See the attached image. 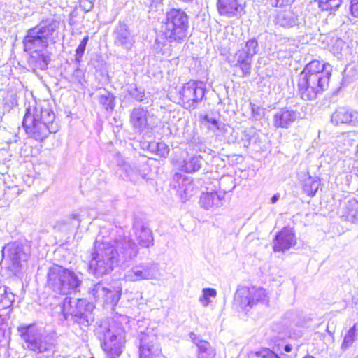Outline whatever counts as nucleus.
Segmentation results:
<instances>
[{"instance_id": "31", "label": "nucleus", "mask_w": 358, "mask_h": 358, "mask_svg": "<svg viewBox=\"0 0 358 358\" xmlns=\"http://www.w3.org/2000/svg\"><path fill=\"white\" fill-rule=\"evenodd\" d=\"M343 216L348 221L358 223V201L357 200L351 199L348 201Z\"/></svg>"}, {"instance_id": "3", "label": "nucleus", "mask_w": 358, "mask_h": 358, "mask_svg": "<svg viewBox=\"0 0 358 358\" xmlns=\"http://www.w3.org/2000/svg\"><path fill=\"white\" fill-rule=\"evenodd\" d=\"M331 66L313 60L307 64L298 80V92L306 101L315 100L329 87Z\"/></svg>"}, {"instance_id": "42", "label": "nucleus", "mask_w": 358, "mask_h": 358, "mask_svg": "<svg viewBox=\"0 0 358 358\" xmlns=\"http://www.w3.org/2000/svg\"><path fill=\"white\" fill-rule=\"evenodd\" d=\"M217 292H203V295L200 297L199 301L203 306H208L216 296Z\"/></svg>"}, {"instance_id": "2", "label": "nucleus", "mask_w": 358, "mask_h": 358, "mask_svg": "<svg viewBox=\"0 0 358 358\" xmlns=\"http://www.w3.org/2000/svg\"><path fill=\"white\" fill-rule=\"evenodd\" d=\"M189 17L180 10L173 8L166 13V21L162 23L154 44L157 53L168 57L171 55V42L182 43L187 35Z\"/></svg>"}, {"instance_id": "15", "label": "nucleus", "mask_w": 358, "mask_h": 358, "mask_svg": "<svg viewBox=\"0 0 358 358\" xmlns=\"http://www.w3.org/2000/svg\"><path fill=\"white\" fill-rule=\"evenodd\" d=\"M115 160L117 166L116 173L123 180H129L136 183L145 178V174L141 173L136 167H132L120 153L116 155Z\"/></svg>"}, {"instance_id": "23", "label": "nucleus", "mask_w": 358, "mask_h": 358, "mask_svg": "<svg viewBox=\"0 0 358 358\" xmlns=\"http://www.w3.org/2000/svg\"><path fill=\"white\" fill-rule=\"evenodd\" d=\"M189 338L197 347L198 358H214L216 355L215 349L206 341L202 340L193 332L189 334Z\"/></svg>"}, {"instance_id": "16", "label": "nucleus", "mask_w": 358, "mask_h": 358, "mask_svg": "<svg viewBox=\"0 0 358 358\" xmlns=\"http://www.w3.org/2000/svg\"><path fill=\"white\" fill-rule=\"evenodd\" d=\"M331 122L336 126L358 127V112L345 107H338L331 114Z\"/></svg>"}, {"instance_id": "26", "label": "nucleus", "mask_w": 358, "mask_h": 358, "mask_svg": "<svg viewBox=\"0 0 358 358\" xmlns=\"http://www.w3.org/2000/svg\"><path fill=\"white\" fill-rule=\"evenodd\" d=\"M297 17L292 10H283L277 13L275 23L282 27L290 28L297 24Z\"/></svg>"}, {"instance_id": "52", "label": "nucleus", "mask_w": 358, "mask_h": 358, "mask_svg": "<svg viewBox=\"0 0 358 358\" xmlns=\"http://www.w3.org/2000/svg\"><path fill=\"white\" fill-rule=\"evenodd\" d=\"M292 345H289V344H287V345H286L284 347V350H285V352H291V351H292Z\"/></svg>"}, {"instance_id": "40", "label": "nucleus", "mask_w": 358, "mask_h": 358, "mask_svg": "<svg viewBox=\"0 0 358 358\" xmlns=\"http://www.w3.org/2000/svg\"><path fill=\"white\" fill-rule=\"evenodd\" d=\"M88 41L89 36H85L76 50L75 62H76L77 65H80L82 61V58L85 51L86 45L87 44Z\"/></svg>"}, {"instance_id": "11", "label": "nucleus", "mask_w": 358, "mask_h": 358, "mask_svg": "<svg viewBox=\"0 0 358 358\" xmlns=\"http://www.w3.org/2000/svg\"><path fill=\"white\" fill-rule=\"evenodd\" d=\"M308 107L302 106L292 108L285 107L277 110L273 116V125L279 129H288L294 122L306 117Z\"/></svg>"}, {"instance_id": "25", "label": "nucleus", "mask_w": 358, "mask_h": 358, "mask_svg": "<svg viewBox=\"0 0 358 358\" xmlns=\"http://www.w3.org/2000/svg\"><path fill=\"white\" fill-rule=\"evenodd\" d=\"M224 193L206 192L203 193L200 197V203L206 209L218 208L223 205Z\"/></svg>"}, {"instance_id": "34", "label": "nucleus", "mask_w": 358, "mask_h": 358, "mask_svg": "<svg viewBox=\"0 0 358 358\" xmlns=\"http://www.w3.org/2000/svg\"><path fill=\"white\" fill-rule=\"evenodd\" d=\"M236 66H238L243 73V76H249L251 73L252 58L246 57L241 54L236 53L234 55Z\"/></svg>"}, {"instance_id": "29", "label": "nucleus", "mask_w": 358, "mask_h": 358, "mask_svg": "<svg viewBox=\"0 0 358 358\" xmlns=\"http://www.w3.org/2000/svg\"><path fill=\"white\" fill-rule=\"evenodd\" d=\"M136 229L137 230L136 233V237L139 244L142 247L149 248L150 245H153L152 233L148 228L141 225L139 226V229H138V227H136Z\"/></svg>"}, {"instance_id": "20", "label": "nucleus", "mask_w": 358, "mask_h": 358, "mask_svg": "<svg viewBox=\"0 0 358 358\" xmlns=\"http://www.w3.org/2000/svg\"><path fill=\"white\" fill-rule=\"evenodd\" d=\"M24 51L30 53L28 59V65L34 72H36L38 70H45L48 69L50 59V56L43 52L44 50L36 49Z\"/></svg>"}, {"instance_id": "12", "label": "nucleus", "mask_w": 358, "mask_h": 358, "mask_svg": "<svg viewBox=\"0 0 358 358\" xmlns=\"http://www.w3.org/2000/svg\"><path fill=\"white\" fill-rule=\"evenodd\" d=\"M30 253L29 245L24 242L15 241L5 245L1 250V258L7 256L12 264L13 269L20 267L21 262L25 261Z\"/></svg>"}, {"instance_id": "22", "label": "nucleus", "mask_w": 358, "mask_h": 358, "mask_svg": "<svg viewBox=\"0 0 358 358\" xmlns=\"http://www.w3.org/2000/svg\"><path fill=\"white\" fill-rule=\"evenodd\" d=\"M154 341V336L142 334L139 345V358H153L159 353V347Z\"/></svg>"}, {"instance_id": "27", "label": "nucleus", "mask_w": 358, "mask_h": 358, "mask_svg": "<svg viewBox=\"0 0 358 358\" xmlns=\"http://www.w3.org/2000/svg\"><path fill=\"white\" fill-rule=\"evenodd\" d=\"M85 210L78 213H72L59 222L60 229L69 231L77 229L80 226L82 217L84 216Z\"/></svg>"}, {"instance_id": "1", "label": "nucleus", "mask_w": 358, "mask_h": 358, "mask_svg": "<svg viewBox=\"0 0 358 358\" xmlns=\"http://www.w3.org/2000/svg\"><path fill=\"white\" fill-rule=\"evenodd\" d=\"M138 254L136 244L122 228H102L94 243L89 271L96 278L101 277L111 271L115 265H125Z\"/></svg>"}, {"instance_id": "9", "label": "nucleus", "mask_w": 358, "mask_h": 358, "mask_svg": "<svg viewBox=\"0 0 358 358\" xmlns=\"http://www.w3.org/2000/svg\"><path fill=\"white\" fill-rule=\"evenodd\" d=\"M27 348L36 353L44 354L47 358L55 352V344L48 335L41 333L35 324L21 325L17 328Z\"/></svg>"}, {"instance_id": "6", "label": "nucleus", "mask_w": 358, "mask_h": 358, "mask_svg": "<svg viewBox=\"0 0 358 358\" xmlns=\"http://www.w3.org/2000/svg\"><path fill=\"white\" fill-rule=\"evenodd\" d=\"M95 306L83 299L66 297L62 306V312L67 320L71 316L73 322L83 329L89 327L94 321Z\"/></svg>"}, {"instance_id": "46", "label": "nucleus", "mask_w": 358, "mask_h": 358, "mask_svg": "<svg viewBox=\"0 0 358 358\" xmlns=\"http://www.w3.org/2000/svg\"><path fill=\"white\" fill-rule=\"evenodd\" d=\"M121 292H106L105 297L106 299H111V303L116 304L120 299Z\"/></svg>"}, {"instance_id": "19", "label": "nucleus", "mask_w": 358, "mask_h": 358, "mask_svg": "<svg viewBox=\"0 0 358 358\" xmlns=\"http://www.w3.org/2000/svg\"><path fill=\"white\" fill-rule=\"evenodd\" d=\"M114 44L127 50L135 43L134 37L125 24H119L113 31Z\"/></svg>"}, {"instance_id": "47", "label": "nucleus", "mask_w": 358, "mask_h": 358, "mask_svg": "<svg viewBox=\"0 0 358 358\" xmlns=\"http://www.w3.org/2000/svg\"><path fill=\"white\" fill-rule=\"evenodd\" d=\"M319 187V182L317 180H313L311 182L310 186V190L308 189V185L307 184L305 185L306 190L308 192L309 194L315 195L316 192L317 191Z\"/></svg>"}, {"instance_id": "10", "label": "nucleus", "mask_w": 358, "mask_h": 358, "mask_svg": "<svg viewBox=\"0 0 358 358\" xmlns=\"http://www.w3.org/2000/svg\"><path fill=\"white\" fill-rule=\"evenodd\" d=\"M206 93L203 82L189 81L179 90L180 99L182 106L189 110H194L202 102Z\"/></svg>"}, {"instance_id": "35", "label": "nucleus", "mask_w": 358, "mask_h": 358, "mask_svg": "<svg viewBox=\"0 0 358 358\" xmlns=\"http://www.w3.org/2000/svg\"><path fill=\"white\" fill-rule=\"evenodd\" d=\"M357 331L358 327L357 324L356 323L351 328H350L347 334L345 335L341 346L342 350L345 351L352 347L353 343L355 341Z\"/></svg>"}, {"instance_id": "55", "label": "nucleus", "mask_w": 358, "mask_h": 358, "mask_svg": "<svg viewBox=\"0 0 358 358\" xmlns=\"http://www.w3.org/2000/svg\"><path fill=\"white\" fill-rule=\"evenodd\" d=\"M294 1V0H287V4L292 3Z\"/></svg>"}, {"instance_id": "59", "label": "nucleus", "mask_w": 358, "mask_h": 358, "mask_svg": "<svg viewBox=\"0 0 358 358\" xmlns=\"http://www.w3.org/2000/svg\"><path fill=\"white\" fill-rule=\"evenodd\" d=\"M90 358H94V357H90Z\"/></svg>"}, {"instance_id": "41", "label": "nucleus", "mask_w": 358, "mask_h": 358, "mask_svg": "<svg viewBox=\"0 0 358 358\" xmlns=\"http://www.w3.org/2000/svg\"><path fill=\"white\" fill-rule=\"evenodd\" d=\"M130 96L138 101H142L145 96L144 90L138 88L136 85H131L128 90Z\"/></svg>"}, {"instance_id": "14", "label": "nucleus", "mask_w": 358, "mask_h": 358, "mask_svg": "<svg viewBox=\"0 0 358 358\" xmlns=\"http://www.w3.org/2000/svg\"><path fill=\"white\" fill-rule=\"evenodd\" d=\"M130 122L137 131L141 132L145 129L152 127L155 124V118L147 109L138 107L132 110Z\"/></svg>"}, {"instance_id": "13", "label": "nucleus", "mask_w": 358, "mask_h": 358, "mask_svg": "<svg viewBox=\"0 0 358 358\" xmlns=\"http://www.w3.org/2000/svg\"><path fill=\"white\" fill-rule=\"evenodd\" d=\"M160 275L158 265L149 262L141 264L132 268L125 278L129 281H136L143 279H155Z\"/></svg>"}, {"instance_id": "28", "label": "nucleus", "mask_w": 358, "mask_h": 358, "mask_svg": "<svg viewBox=\"0 0 358 358\" xmlns=\"http://www.w3.org/2000/svg\"><path fill=\"white\" fill-rule=\"evenodd\" d=\"M99 104L106 110H113L115 106V97L110 92L105 89L100 90L96 96Z\"/></svg>"}, {"instance_id": "48", "label": "nucleus", "mask_w": 358, "mask_h": 358, "mask_svg": "<svg viewBox=\"0 0 358 358\" xmlns=\"http://www.w3.org/2000/svg\"><path fill=\"white\" fill-rule=\"evenodd\" d=\"M351 15L358 18V0H352L350 5Z\"/></svg>"}, {"instance_id": "45", "label": "nucleus", "mask_w": 358, "mask_h": 358, "mask_svg": "<svg viewBox=\"0 0 358 358\" xmlns=\"http://www.w3.org/2000/svg\"><path fill=\"white\" fill-rule=\"evenodd\" d=\"M84 78V72L82 69H80L78 66L74 70L72 74V80L74 82H78L79 83H82V81Z\"/></svg>"}, {"instance_id": "50", "label": "nucleus", "mask_w": 358, "mask_h": 358, "mask_svg": "<svg viewBox=\"0 0 358 358\" xmlns=\"http://www.w3.org/2000/svg\"><path fill=\"white\" fill-rule=\"evenodd\" d=\"M287 4V0H275V6H283Z\"/></svg>"}, {"instance_id": "53", "label": "nucleus", "mask_w": 358, "mask_h": 358, "mask_svg": "<svg viewBox=\"0 0 358 358\" xmlns=\"http://www.w3.org/2000/svg\"><path fill=\"white\" fill-rule=\"evenodd\" d=\"M163 0H150L152 3L158 4L161 3Z\"/></svg>"}, {"instance_id": "5", "label": "nucleus", "mask_w": 358, "mask_h": 358, "mask_svg": "<svg viewBox=\"0 0 358 358\" xmlns=\"http://www.w3.org/2000/svg\"><path fill=\"white\" fill-rule=\"evenodd\" d=\"M59 27V21L54 17L43 20L29 29L23 39L24 50H45L49 43H55V34Z\"/></svg>"}, {"instance_id": "7", "label": "nucleus", "mask_w": 358, "mask_h": 358, "mask_svg": "<svg viewBox=\"0 0 358 358\" xmlns=\"http://www.w3.org/2000/svg\"><path fill=\"white\" fill-rule=\"evenodd\" d=\"M99 334L103 335L101 346L109 358H118L125 343L124 330L121 323L113 320L100 326Z\"/></svg>"}, {"instance_id": "36", "label": "nucleus", "mask_w": 358, "mask_h": 358, "mask_svg": "<svg viewBox=\"0 0 358 358\" xmlns=\"http://www.w3.org/2000/svg\"><path fill=\"white\" fill-rule=\"evenodd\" d=\"M150 150L161 157H166L169 153L168 145L164 142H153L149 145Z\"/></svg>"}, {"instance_id": "8", "label": "nucleus", "mask_w": 358, "mask_h": 358, "mask_svg": "<svg viewBox=\"0 0 358 358\" xmlns=\"http://www.w3.org/2000/svg\"><path fill=\"white\" fill-rule=\"evenodd\" d=\"M47 286L53 291H77L83 282V275L55 264L49 268Z\"/></svg>"}, {"instance_id": "60", "label": "nucleus", "mask_w": 358, "mask_h": 358, "mask_svg": "<svg viewBox=\"0 0 358 358\" xmlns=\"http://www.w3.org/2000/svg\"><path fill=\"white\" fill-rule=\"evenodd\" d=\"M59 358H62V357H59Z\"/></svg>"}, {"instance_id": "58", "label": "nucleus", "mask_w": 358, "mask_h": 358, "mask_svg": "<svg viewBox=\"0 0 358 358\" xmlns=\"http://www.w3.org/2000/svg\"><path fill=\"white\" fill-rule=\"evenodd\" d=\"M102 291L106 292V291H110V290L108 289H106V288H103Z\"/></svg>"}, {"instance_id": "49", "label": "nucleus", "mask_w": 358, "mask_h": 358, "mask_svg": "<svg viewBox=\"0 0 358 358\" xmlns=\"http://www.w3.org/2000/svg\"><path fill=\"white\" fill-rule=\"evenodd\" d=\"M78 15V11L76 6L73 8V9L71 11L69 14V24H75L74 19H76Z\"/></svg>"}, {"instance_id": "17", "label": "nucleus", "mask_w": 358, "mask_h": 358, "mask_svg": "<svg viewBox=\"0 0 358 358\" xmlns=\"http://www.w3.org/2000/svg\"><path fill=\"white\" fill-rule=\"evenodd\" d=\"M172 185L182 202L187 201L196 191L192 179L178 173L173 176Z\"/></svg>"}, {"instance_id": "43", "label": "nucleus", "mask_w": 358, "mask_h": 358, "mask_svg": "<svg viewBox=\"0 0 358 358\" xmlns=\"http://www.w3.org/2000/svg\"><path fill=\"white\" fill-rule=\"evenodd\" d=\"M252 115L256 120H260L264 115V109L255 104L250 103Z\"/></svg>"}, {"instance_id": "30", "label": "nucleus", "mask_w": 358, "mask_h": 358, "mask_svg": "<svg viewBox=\"0 0 358 358\" xmlns=\"http://www.w3.org/2000/svg\"><path fill=\"white\" fill-rule=\"evenodd\" d=\"M203 158L201 156H194L184 159L182 169L187 173L198 171L202 166Z\"/></svg>"}, {"instance_id": "56", "label": "nucleus", "mask_w": 358, "mask_h": 358, "mask_svg": "<svg viewBox=\"0 0 358 358\" xmlns=\"http://www.w3.org/2000/svg\"><path fill=\"white\" fill-rule=\"evenodd\" d=\"M303 358H315L313 356H310V355H308V356H306L305 357Z\"/></svg>"}, {"instance_id": "37", "label": "nucleus", "mask_w": 358, "mask_h": 358, "mask_svg": "<svg viewBox=\"0 0 358 358\" xmlns=\"http://www.w3.org/2000/svg\"><path fill=\"white\" fill-rule=\"evenodd\" d=\"M319 7L322 10L336 11L341 6L342 0H318Z\"/></svg>"}, {"instance_id": "18", "label": "nucleus", "mask_w": 358, "mask_h": 358, "mask_svg": "<svg viewBox=\"0 0 358 358\" xmlns=\"http://www.w3.org/2000/svg\"><path fill=\"white\" fill-rule=\"evenodd\" d=\"M296 243L294 231L290 228L285 227L279 231L273 242L274 252H285Z\"/></svg>"}, {"instance_id": "33", "label": "nucleus", "mask_w": 358, "mask_h": 358, "mask_svg": "<svg viewBox=\"0 0 358 358\" xmlns=\"http://www.w3.org/2000/svg\"><path fill=\"white\" fill-rule=\"evenodd\" d=\"M204 124L215 134L217 136L224 134L227 131L226 126L224 123L219 122L213 117L208 115L203 117Z\"/></svg>"}, {"instance_id": "24", "label": "nucleus", "mask_w": 358, "mask_h": 358, "mask_svg": "<svg viewBox=\"0 0 358 358\" xmlns=\"http://www.w3.org/2000/svg\"><path fill=\"white\" fill-rule=\"evenodd\" d=\"M266 296L265 292H235L234 304L248 311L255 303L254 299Z\"/></svg>"}, {"instance_id": "4", "label": "nucleus", "mask_w": 358, "mask_h": 358, "mask_svg": "<svg viewBox=\"0 0 358 358\" xmlns=\"http://www.w3.org/2000/svg\"><path fill=\"white\" fill-rule=\"evenodd\" d=\"M55 115L48 104L38 105L34 108H27L22 125L26 133L38 141H43L49 134L56 133L59 129L55 122Z\"/></svg>"}, {"instance_id": "51", "label": "nucleus", "mask_w": 358, "mask_h": 358, "mask_svg": "<svg viewBox=\"0 0 358 358\" xmlns=\"http://www.w3.org/2000/svg\"><path fill=\"white\" fill-rule=\"evenodd\" d=\"M280 198V195L278 194H274L271 199L272 203H275Z\"/></svg>"}, {"instance_id": "57", "label": "nucleus", "mask_w": 358, "mask_h": 358, "mask_svg": "<svg viewBox=\"0 0 358 358\" xmlns=\"http://www.w3.org/2000/svg\"><path fill=\"white\" fill-rule=\"evenodd\" d=\"M356 157L358 158V144H357V152H356Z\"/></svg>"}, {"instance_id": "38", "label": "nucleus", "mask_w": 358, "mask_h": 358, "mask_svg": "<svg viewBox=\"0 0 358 358\" xmlns=\"http://www.w3.org/2000/svg\"><path fill=\"white\" fill-rule=\"evenodd\" d=\"M14 302L13 292H0V310L10 308Z\"/></svg>"}, {"instance_id": "39", "label": "nucleus", "mask_w": 358, "mask_h": 358, "mask_svg": "<svg viewBox=\"0 0 358 358\" xmlns=\"http://www.w3.org/2000/svg\"><path fill=\"white\" fill-rule=\"evenodd\" d=\"M249 358H280L276 353L268 348H263L259 351L251 352Z\"/></svg>"}, {"instance_id": "32", "label": "nucleus", "mask_w": 358, "mask_h": 358, "mask_svg": "<svg viewBox=\"0 0 358 358\" xmlns=\"http://www.w3.org/2000/svg\"><path fill=\"white\" fill-rule=\"evenodd\" d=\"M259 50V43L255 38L249 39L245 46L237 51L236 53L241 54V55L245 56L246 57L252 58L258 53Z\"/></svg>"}, {"instance_id": "54", "label": "nucleus", "mask_w": 358, "mask_h": 358, "mask_svg": "<svg viewBox=\"0 0 358 358\" xmlns=\"http://www.w3.org/2000/svg\"><path fill=\"white\" fill-rule=\"evenodd\" d=\"M202 291H207V292H209V291H215V289H213V288H203L202 289Z\"/></svg>"}, {"instance_id": "21", "label": "nucleus", "mask_w": 358, "mask_h": 358, "mask_svg": "<svg viewBox=\"0 0 358 358\" xmlns=\"http://www.w3.org/2000/svg\"><path fill=\"white\" fill-rule=\"evenodd\" d=\"M217 8L220 15L228 17L241 15L243 11L238 0H217Z\"/></svg>"}, {"instance_id": "44", "label": "nucleus", "mask_w": 358, "mask_h": 358, "mask_svg": "<svg viewBox=\"0 0 358 358\" xmlns=\"http://www.w3.org/2000/svg\"><path fill=\"white\" fill-rule=\"evenodd\" d=\"M95 0H79V6L85 13L90 11L93 7Z\"/></svg>"}]
</instances>
